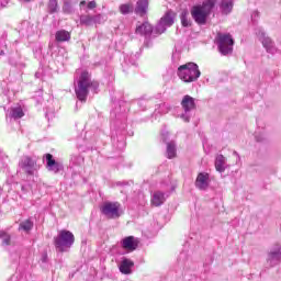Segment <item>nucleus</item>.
<instances>
[{"label":"nucleus","instance_id":"obj_16","mask_svg":"<svg viewBox=\"0 0 281 281\" xmlns=\"http://www.w3.org/2000/svg\"><path fill=\"white\" fill-rule=\"evenodd\" d=\"M166 199H167L166 193H164L161 191H155L151 194L150 203H151V205H154V207H159V206L164 205V203H166Z\"/></svg>","mask_w":281,"mask_h":281},{"label":"nucleus","instance_id":"obj_27","mask_svg":"<svg viewBox=\"0 0 281 281\" xmlns=\"http://www.w3.org/2000/svg\"><path fill=\"white\" fill-rule=\"evenodd\" d=\"M34 227V223L30 220H26L20 224L19 229L23 232H30Z\"/></svg>","mask_w":281,"mask_h":281},{"label":"nucleus","instance_id":"obj_40","mask_svg":"<svg viewBox=\"0 0 281 281\" xmlns=\"http://www.w3.org/2000/svg\"><path fill=\"white\" fill-rule=\"evenodd\" d=\"M155 115H157V111L155 112Z\"/></svg>","mask_w":281,"mask_h":281},{"label":"nucleus","instance_id":"obj_26","mask_svg":"<svg viewBox=\"0 0 281 281\" xmlns=\"http://www.w3.org/2000/svg\"><path fill=\"white\" fill-rule=\"evenodd\" d=\"M121 14H131L133 12V3H124L119 7Z\"/></svg>","mask_w":281,"mask_h":281},{"label":"nucleus","instance_id":"obj_9","mask_svg":"<svg viewBox=\"0 0 281 281\" xmlns=\"http://www.w3.org/2000/svg\"><path fill=\"white\" fill-rule=\"evenodd\" d=\"M259 41H261L265 49L268 52V54H276V45L273 44V41L271 40V37H269L267 35V33H265L262 31V29H259L257 32H256Z\"/></svg>","mask_w":281,"mask_h":281},{"label":"nucleus","instance_id":"obj_13","mask_svg":"<svg viewBox=\"0 0 281 281\" xmlns=\"http://www.w3.org/2000/svg\"><path fill=\"white\" fill-rule=\"evenodd\" d=\"M135 33L140 36H155V29H153L150 23L144 22L142 24H137Z\"/></svg>","mask_w":281,"mask_h":281},{"label":"nucleus","instance_id":"obj_17","mask_svg":"<svg viewBox=\"0 0 281 281\" xmlns=\"http://www.w3.org/2000/svg\"><path fill=\"white\" fill-rule=\"evenodd\" d=\"M101 21H102V15H94V16L81 15L80 16L81 25L91 26V25H95V24L100 23Z\"/></svg>","mask_w":281,"mask_h":281},{"label":"nucleus","instance_id":"obj_20","mask_svg":"<svg viewBox=\"0 0 281 281\" xmlns=\"http://www.w3.org/2000/svg\"><path fill=\"white\" fill-rule=\"evenodd\" d=\"M136 14L144 16L148 12V0H138L135 8Z\"/></svg>","mask_w":281,"mask_h":281},{"label":"nucleus","instance_id":"obj_12","mask_svg":"<svg viewBox=\"0 0 281 281\" xmlns=\"http://www.w3.org/2000/svg\"><path fill=\"white\" fill-rule=\"evenodd\" d=\"M46 168L47 170H49V172H54V175H57V172H60V170H63V165L54 160V156H52V154H47Z\"/></svg>","mask_w":281,"mask_h":281},{"label":"nucleus","instance_id":"obj_1","mask_svg":"<svg viewBox=\"0 0 281 281\" xmlns=\"http://www.w3.org/2000/svg\"><path fill=\"white\" fill-rule=\"evenodd\" d=\"M90 89L95 91L98 89V82L92 81L89 71L83 70L75 82V93L80 102H87Z\"/></svg>","mask_w":281,"mask_h":281},{"label":"nucleus","instance_id":"obj_23","mask_svg":"<svg viewBox=\"0 0 281 281\" xmlns=\"http://www.w3.org/2000/svg\"><path fill=\"white\" fill-rule=\"evenodd\" d=\"M180 20L182 27H190L192 25V19H190V12L188 10L181 12Z\"/></svg>","mask_w":281,"mask_h":281},{"label":"nucleus","instance_id":"obj_39","mask_svg":"<svg viewBox=\"0 0 281 281\" xmlns=\"http://www.w3.org/2000/svg\"><path fill=\"white\" fill-rule=\"evenodd\" d=\"M262 139H260V138H257V142H261Z\"/></svg>","mask_w":281,"mask_h":281},{"label":"nucleus","instance_id":"obj_31","mask_svg":"<svg viewBox=\"0 0 281 281\" xmlns=\"http://www.w3.org/2000/svg\"><path fill=\"white\" fill-rule=\"evenodd\" d=\"M95 1H90V2H88V4H87V8H88V10H93V9H95Z\"/></svg>","mask_w":281,"mask_h":281},{"label":"nucleus","instance_id":"obj_34","mask_svg":"<svg viewBox=\"0 0 281 281\" xmlns=\"http://www.w3.org/2000/svg\"><path fill=\"white\" fill-rule=\"evenodd\" d=\"M85 5H87V1H81L80 2V8H85Z\"/></svg>","mask_w":281,"mask_h":281},{"label":"nucleus","instance_id":"obj_22","mask_svg":"<svg viewBox=\"0 0 281 281\" xmlns=\"http://www.w3.org/2000/svg\"><path fill=\"white\" fill-rule=\"evenodd\" d=\"M55 38L58 43H65L71 38V33L65 30H60L56 32Z\"/></svg>","mask_w":281,"mask_h":281},{"label":"nucleus","instance_id":"obj_24","mask_svg":"<svg viewBox=\"0 0 281 281\" xmlns=\"http://www.w3.org/2000/svg\"><path fill=\"white\" fill-rule=\"evenodd\" d=\"M25 113L23 112V108L20 105L11 108V111L9 113L10 117H13V120H21Z\"/></svg>","mask_w":281,"mask_h":281},{"label":"nucleus","instance_id":"obj_7","mask_svg":"<svg viewBox=\"0 0 281 281\" xmlns=\"http://www.w3.org/2000/svg\"><path fill=\"white\" fill-rule=\"evenodd\" d=\"M102 214L108 218H120L122 216V210L120 209V203L117 202H106L101 207Z\"/></svg>","mask_w":281,"mask_h":281},{"label":"nucleus","instance_id":"obj_21","mask_svg":"<svg viewBox=\"0 0 281 281\" xmlns=\"http://www.w3.org/2000/svg\"><path fill=\"white\" fill-rule=\"evenodd\" d=\"M220 10L223 14H229L234 10V0H222L220 4Z\"/></svg>","mask_w":281,"mask_h":281},{"label":"nucleus","instance_id":"obj_36","mask_svg":"<svg viewBox=\"0 0 281 281\" xmlns=\"http://www.w3.org/2000/svg\"><path fill=\"white\" fill-rule=\"evenodd\" d=\"M57 251L63 252V251H67V249H65V248L60 247V248H58V250H57Z\"/></svg>","mask_w":281,"mask_h":281},{"label":"nucleus","instance_id":"obj_5","mask_svg":"<svg viewBox=\"0 0 281 281\" xmlns=\"http://www.w3.org/2000/svg\"><path fill=\"white\" fill-rule=\"evenodd\" d=\"M175 23V13L168 11L158 22L156 27L154 29V36H159L168 30V27H171Z\"/></svg>","mask_w":281,"mask_h":281},{"label":"nucleus","instance_id":"obj_6","mask_svg":"<svg viewBox=\"0 0 281 281\" xmlns=\"http://www.w3.org/2000/svg\"><path fill=\"white\" fill-rule=\"evenodd\" d=\"M218 49L223 56L232 54L234 52V38L229 34H218Z\"/></svg>","mask_w":281,"mask_h":281},{"label":"nucleus","instance_id":"obj_4","mask_svg":"<svg viewBox=\"0 0 281 281\" xmlns=\"http://www.w3.org/2000/svg\"><path fill=\"white\" fill-rule=\"evenodd\" d=\"M181 106L183 109V112L178 115L180 120L183 122H190V119L192 117V112L196 109V101L191 95H184L181 101Z\"/></svg>","mask_w":281,"mask_h":281},{"label":"nucleus","instance_id":"obj_14","mask_svg":"<svg viewBox=\"0 0 281 281\" xmlns=\"http://www.w3.org/2000/svg\"><path fill=\"white\" fill-rule=\"evenodd\" d=\"M133 267H135V262L127 258H123L119 265V269L123 276H131L133 273Z\"/></svg>","mask_w":281,"mask_h":281},{"label":"nucleus","instance_id":"obj_38","mask_svg":"<svg viewBox=\"0 0 281 281\" xmlns=\"http://www.w3.org/2000/svg\"><path fill=\"white\" fill-rule=\"evenodd\" d=\"M20 1H24V2H27V1H30V0H20Z\"/></svg>","mask_w":281,"mask_h":281},{"label":"nucleus","instance_id":"obj_32","mask_svg":"<svg viewBox=\"0 0 281 281\" xmlns=\"http://www.w3.org/2000/svg\"><path fill=\"white\" fill-rule=\"evenodd\" d=\"M8 5V0H0V8H5Z\"/></svg>","mask_w":281,"mask_h":281},{"label":"nucleus","instance_id":"obj_37","mask_svg":"<svg viewBox=\"0 0 281 281\" xmlns=\"http://www.w3.org/2000/svg\"><path fill=\"white\" fill-rule=\"evenodd\" d=\"M130 251H135V247H133V248H130Z\"/></svg>","mask_w":281,"mask_h":281},{"label":"nucleus","instance_id":"obj_35","mask_svg":"<svg viewBox=\"0 0 281 281\" xmlns=\"http://www.w3.org/2000/svg\"><path fill=\"white\" fill-rule=\"evenodd\" d=\"M168 137V133H166V134H162V139H164V142H166V138Z\"/></svg>","mask_w":281,"mask_h":281},{"label":"nucleus","instance_id":"obj_10","mask_svg":"<svg viewBox=\"0 0 281 281\" xmlns=\"http://www.w3.org/2000/svg\"><path fill=\"white\" fill-rule=\"evenodd\" d=\"M20 168H22L26 175H34V172H36V161L30 156H24L20 161Z\"/></svg>","mask_w":281,"mask_h":281},{"label":"nucleus","instance_id":"obj_3","mask_svg":"<svg viewBox=\"0 0 281 281\" xmlns=\"http://www.w3.org/2000/svg\"><path fill=\"white\" fill-rule=\"evenodd\" d=\"M178 77L182 82H196L201 78V70L199 65L194 63H187L178 68Z\"/></svg>","mask_w":281,"mask_h":281},{"label":"nucleus","instance_id":"obj_18","mask_svg":"<svg viewBox=\"0 0 281 281\" xmlns=\"http://www.w3.org/2000/svg\"><path fill=\"white\" fill-rule=\"evenodd\" d=\"M227 158L223 155H217L215 158V169L217 172H225L227 170Z\"/></svg>","mask_w":281,"mask_h":281},{"label":"nucleus","instance_id":"obj_19","mask_svg":"<svg viewBox=\"0 0 281 281\" xmlns=\"http://www.w3.org/2000/svg\"><path fill=\"white\" fill-rule=\"evenodd\" d=\"M139 245L142 240L135 236H128L122 240V247H139Z\"/></svg>","mask_w":281,"mask_h":281},{"label":"nucleus","instance_id":"obj_2","mask_svg":"<svg viewBox=\"0 0 281 281\" xmlns=\"http://www.w3.org/2000/svg\"><path fill=\"white\" fill-rule=\"evenodd\" d=\"M216 5V0H206L202 4H198L191 8V16L198 25H205L207 23V19H210V14H212V10Z\"/></svg>","mask_w":281,"mask_h":281},{"label":"nucleus","instance_id":"obj_33","mask_svg":"<svg viewBox=\"0 0 281 281\" xmlns=\"http://www.w3.org/2000/svg\"><path fill=\"white\" fill-rule=\"evenodd\" d=\"M42 262H47V254H44V255L42 256Z\"/></svg>","mask_w":281,"mask_h":281},{"label":"nucleus","instance_id":"obj_11","mask_svg":"<svg viewBox=\"0 0 281 281\" xmlns=\"http://www.w3.org/2000/svg\"><path fill=\"white\" fill-rule=\"evenodd\" d=\"M195 188L198 190H207L210 188V173L200 172L195 180Z\"/></svg>","mask_w":281,"mask_h":281},{"label":"nucleus","instance_id":"obj_15","mask_svg":"<svg viewBox=\"0 0 281 281\" xmlns=\"http://www.w3.org/2000/svg\"><path fill=\"white\" fill-rule=\"evenodd\" d=\"M281 262V251L280 249L271 250L268 254L267 265L269 267H278V265Z\"/></svg>","mask_w":281,"mask_h":281},{"label":"nucleus","instance_id":"obj_8","mask_svg":"<svg viewBox=\"0 0 281 281\" xmlns=\"http://www.w3.org/2000/svg\"><path fill=\"white\" fill-rule=\"evenodd\" d=\"M75 241L76 237L74 236V233L69 231H60L55 239L56 245H59L60 247H71Z\"/></svg>","mask_w":281,"mask_h":281},{"label":"nucleus","instance_id":"obj_30","mask_svg":"<svg viewBox=\"0 0 281 281\" xmlns=\"http://www.w3.org/2000/svg\"><path fill=\"white\" fill-rule=\"evenodd\" d=\"M0 240L3 243V245H11L10 243V235L2 233Z\"/></svg>","mask_w":281,"mask_h":281},{"label":"nucleus","instance_id":"obj_25","mask_svg":"<svg viewBox=\"0 0 281 281\" xmlns=\"http://www.w3.org/2000/svg\"><path fill=\"white\" fill-rule=\"evenodd\" d=\"M167 157L168 159H175L177 157V145L172 142L167 144Z\"/></svg>","mask_w":281,"mask_h":281},{"label":"nucleus","instance_id":"obj_28","mask_svg":"<svg viewBox=\"0 0 281 281\" xmlns=\"http://www.w3.org/2000/svg\"><path fill=\"white\" fill-rule=\"evenodd\" d=\"M48 10L49 12H58V1L57 0H49L48 2Z\"/></svg>","mask_w":281,"mask_h":281},{"label":"nucleus","instance_id":"obj_29","mask_svg":"<svg viewBox=\"0 0 281 281\" xmlns=\"http://www.w3.org/2000/svg\"><path fill=\"white\" fill-rule=\"evenodd\" d=\"M63 12H65V14H71L74 12V7H71L69 2H65L63 7Z\"/></svg>","mask_w":281,"mask_h":281}]
</instances>
